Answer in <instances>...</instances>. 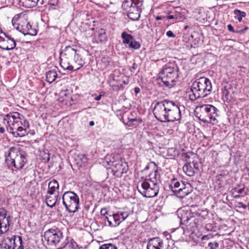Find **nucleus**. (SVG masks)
<instances>
[{
    "mask_svg": "<svg viewBox=\"0 0 249 249\" xmlns=\"http://www.w3.org/2000/svg\"><path fill=\"white\" fill-rule=\"evenodd\" d=\"M197 165V161H195L194 160H190L183 166V170L188 176L193 177L195 174L196 170L198 169Z\"/></svg>",
    "mask_w": 249,
    "mask_h": 249,
    "instance_id": "obj_19",
    "label": "nucleus"
},
{
    "mask_svg": "<svg viewBox=\"0 0 249 249\" xmlns=\"http://www.w3.org/2000/svg\"><path fill=\"white\" fill-rule=\"evenodd\" d=\"M106 219L107 220L109 223V225L111 227H116V225H113V223L115 222V217L114 214L112 215H109L108 216H106Z\"/></svg>",
    "mask_w": 249,
    "mask_h": 249,
    "instance_id": "obj_39",
    "label": "nucleus"
},
{
    "mask_svg": "<svg viewBox=\"0 0 249 249\" xmlns=\"http://www.w3.org/2000/svg\"><path fill=\"white\" fill-rule=\"evenodd\" d=\"M16 46L15 39L0 30V48L10 50L14 49Z\"/></svg>",
    "mask_w": 249,
    "mask_h": 249,
    "instance_id": "obj_14",
    "label": "nucleus"
},
{
    "mask_svg": "<svg viewBox=\"0 0 249 249\" xmlns=\"http://www.w3.org/2000/svg\"><path fill=\"white\" fill-rule=\"evenodd\" d=\"M218 110L213 106L206 104L198 106L196 107L195 113L196 116L204 123L215 124L218 122Z\"/></svg>",
    "mask_w": 249,
    "mask_h": 249,
    "instance_id": "obj_6",
    "label": "nucleus"
},
{
    "mask_svg": "<svg viewBox=\"0 0 249 249\" xmlns=\"http://www.w3.org/2000/svg\"><path fill=\"white\" fill-rule=\"evenodd\" d=\"M173 13H174V11H169L167 12V14H168V15H171L170 14H173Z\"/></svg>",
    "mask_w": 249,
    "mask_h": 249,
    "instance_id": "obj_54",
    "label": "nucleus"
},
{
    "mask_svg": "<svg viewBox=\"0 0 249 249\" xmlns=\"http://www.w3.org/2000/svg\"><path fill=\"white\" fill-rule=\"evenodd\" d=\"M178 77V69L166 65L160 73V78L167 87L172 88Z\"/></svg>",
    "mask_w": 249,
    "mask_h": 249,
    "instance_id": "obj_9",
    "label": "nucleus"
},
{
    "mask_svg": "<svg viewBox=\"0 0 249 249\" xmlns=\"http://www.w3.org/2000/svg\"><path fill=\"white\" fill-rule=\"evenodd\" d=\"M166 35L169 37H175L176 35L171 31H168L166 32Z\"/></svg>",
    "mask_w": 249,
    "mask_h": 249,
    "instance_id": "obj_43",
    "label": "nucleus"
},
{
    "mask_svg": "<svg viewBox=\"0 0 249 249\" xmlns=\"http://www.w3.org/2000/svg\"><path fill=\"white\" fill-rule=\"evenodd\" d=\"M15 236L4 238L0 244V249H15Z\"/></svg>",
    "mask_w": 249,
    "mask_h": 249,
    "instance_id": "obj_23",
    "label": "nucleus"
},
{
    "mask_svg": "<svg viewBox=\"0 0 249 249\" xmlns=\"http://www.w3.org/2000/svg\"><path fill=\"white\" fill-rule=\"evenodd\" d=\"M6 160H10L11 161V164L18 169H21L26 162L25 156L14 150H10L6 157Z\"/></svg>",
    "mask_w": 249,
    "mask_h": 249,
    "instance_id": "obj_13",
    "label": "nucleus"
},
{
    "mask_svg": "<svg viewBox=\"0 0 249 249\" xmlns=\"http://www.w3.org/2000/svg\"><path fill=\"white\" fill-rule=\"evenodd\" d=\"M178 190V196L180 198H183L191 192V184L187 182L185 183L184 182L181 181L179 183V188Z\"/></svg>",
    "mask_w": 249,
    "mask_h": 249,
    "instance_id": "obj_21",
    "label": "nucleus"
},
{
    "mask_svg": "<svg viewBox=\"0 0 249 249\" xmlns=\"http://www.w3.org/2000/svg\"><path fill=\"white\" fill-rule=\"evenodd\" d=\"M63 204L69 213H74L79 208V198L73 192L67 191L62 196Z\"/></svg>",
    "mask_w": 249,
    "mask_h": 249,
    "instance_id": "obj_10",
    "label": "nucleus"
},
{
    "mask_svg": "<svg viewBox=\"0 0 249 249\" xmlns=\"http://www.w3.org/2000/svg\"><path fill=\"white\" fill-rule=\"evenodd\" d=\"M5 132V129L3 127H0V132L1 133H3Z\"/></svg>",
    "mask_w": 249,
    "mask_h": 249,
    "instance_id": "obj_52",
    "label": "nucleus"
},
{
    "mask_svg": "<svg viewBox=\"0 0 249 249\" xmlns=\"http://www.w3.org/2000/svg\"><path fill=\"white\" fill-rule=\"evenodd\" d=\"M138 192L146 197H153L157 196L159 191L158 183H154L148 180L139 181L137 185Z\"/></svg>",
    "mask_w": 249,
    "mask_h": 249,
    "instance_id": "obj_8",
    "label": "nucleus"
},
{
    "mask_svg": "<svg viewBox=\"0 0 249 249\" xmlns=\"http://www.w3.org/2000/svg\"><path fill=\"white\" fill-rule=\"evenodd\" d=\"M128 121L125 125L129 127H136L139 124L142 123V120L140 118H131L128 117Z\"/></svg>",
    "mask_w": 249,
    "mask_h": 249,
    "instance_id": "obj_29",
    "label": "nucleus"
},
{
    "mask_svg": "<svg viewBox=\"0 0 249 249\" xmlns=\"http://www.w3.org/2000/svg\"><path fill=\"white\" fill-rule=\"evenodd\" d=\"M177 16V19H178V18L180 17V12L177 10H175L174 11L173 14Z\"/></svg>",
    "mask_w": 249,
    "mask_h": 249,
    "instance_id": "obj_47",
    "label": "nucleus"
},
{
    "mask_svg": "<svg viewBox=\"0 0 249 249\" xmlns=\"http://www.w3.org/2000/svg\"><path fill=\"white\" fill-rule=\"evenodd\" d=\"M15 249L17 247V249H24V246L22 238L19 236L15 235Z\"/></svg>",
    "mask_w": 249,
    "mask_h": 249,
    "instance_id": "obj_34",
    "label": "nucleus"
},
{
    "mask_svg": "<svg viewBox=\"0 0 249 249\" xmlns=\"http://www.w3.org/2000/svg\"><path fill=\"white\" fill-rule=\"evenodd\" d=\"M10 218V216L7 214V211L3 208L0 209V235L9 230Z\"/></svg>",
    "mask_w": 249,
    "mask_h": 249,
    "instance_id": "obj_16",
    "label": "nucleus"
},
{
    "mask_svg": "<svg viewBox=\"0 0 249 249\" xmlns=\"http://www.w3.org/2000/svg\"><path fill=\"white\" fill-rule=\"evenodd\" d=\"M59 100L60 102H64L65 101H68L69 99V96L67 94V91H61L59 93Z\"/></svg>",
    "mask_w": 249,
    "mask_h": 249,
    "instance_id": "obj_36",
    "label": "nucleus"
},
{
    "mask_svg": "<svg viewBox=\"0 0 249 249\" xmlns=\"http://www.w3.org/2000/svg\"><path fill=\"white\" fill-rule=\"evenodd\" d=\"M101 95L100 94L99 95H98L97 96H96L94 99L96 100V101H99L100 100L101 98Z\"/></svg>",
    "mask_w": 249,
    "mask_h": 249,
    "instance_id": "obj_50",
    "label": "nucleus"
},
{
    "mask_svg": "<svg viewBox=\"0 0 249 249\" xmlns=\"http://www.w3.org/2000/svg\"><path fill=\"white\" fill-rule=\"evenodd\" d=\"M244 191L243 189H236L235 191L238 192V193H242V192Z\"/></svg>",
    "mask_w": 249,
    "mask_h": 249,
    "instance_id": "obj_51",
    "label": "nucleus"
},
{
    "mask_svg": "<svg viewBox=\"0 0 249 249\" xmlns=\"http://www.w3.org/2000/svg\"><path fill=\"white\" fill-rule=\"evenodd\" d=\"M57 73L54 70H50L46 72V80L48 83H52L57 77Z\"/></svg>",
    "mask_w": 249,
    "mask_h": 249,
    "instance_id": "obj_31",
    "label": "nucleus"
},
{
    "mask_svg": "<svg viewBox=\"0 0 249 249\" xmlns=\"http://www.w3.org/2000/svg\"><path fill=\"white\" fill-rule=\"evenodd\" d=\"M198 206H191L189 212L183 210L178 211V217L180 219V223L183 224H187L189 220L196 217L193 220L196 224L201 222L208 215V211Z\"/></svg>",
    "mask_w": 249,
    "mask_h": 249,
    "instance_id": "obj_5",
    "label": "nucleus"
},
{
    "mask_svg": "<svg viewBox=\"0 0 249 249\" xmlns=\"http://www.w3.org/2000/svg\"><path fill=\"white\" fill-rule=\"evenodd\" d=\"M20 5L26 8L36 7L38 4L41 5L43 4V0H19Z\"/></svg>",
    "mask_w": 249,
    "mask_h": 249,
    "instance_id": "obj_25",
    "label": "nucleus"
},
{
    "mask_svg": "<svg viewBox=\"0 0 249 249\" xmlns=\"http://www.w3.org/2000/svg\"><path fill=\"white\" fill-rule=\"evenodd\" d=\"M44 238L49 245L56 246L63 239V232L57 228H51L44 232Z\"/></svg>",
    "mask_w": 249,
    "mask_h": 249,
    "instance_id": "obj_12",
    "label": "nucleus"
},
{
    "mask_svg": "<svg viewBox=\"0 0 249 249\" xmlns=\"http://www.w3.org/2000/svg\"><path fill=\"white\" fill-rule=\"evenodd\" d=\"M163 248V242L159 237L149 239L147 244V249H161Z\"/></svg>",
    "mask_w": 249,
    "mask_h": 249,
    "instance_id": "obj_22",
    "label": "nucleus"
},
{
    "mask_svg": "<svg viewBox=\"0 0 249 249\" xmlns=\"http://www.w3.org/2000/svg\"><path fill=\"white\" fill-rule=\"evenodd\" d=\"M208 247L209 249H218L219 243L216 241L209 242L208 243Z\"/></svg>",
    "mask_w": 249,
    "mask_h": 249,
    "instance_id": "obj_40",
    "label": "nucleus"
},
{
    "mask_svg": "<svg viewBox=\"0 0 249 249\" xmlns=\"http://www.w3.org/2000/svg\"><path fill=\"white\" fill-rule=\"evenodd\" d=\"M150 167H153V171L150 172L148 177L144 180H148V181L154 183H158V180L160 178L158 167L154 162H152L144 168V171L148 169Z\"/></svg>",
    "mask_w": 249,
    "mask_h": 249,
    "instance_id": "obj_18",
    "label": "nucleus"
},
{
    "mask_svg": "<svg viewBox=\"0 0 249 249\" xmlns=\"http://www.w3.org/2000/svg\"><path fill=\"white\" fill-rule=\"evenodd\" d=\"M99 249H117V248L114 244L108 243L103 244Z\"/></svg>",
    "mask_w": 249,
    "mask_h": 249,
    "instance_id": "obj_38",
    "label": "nucleus"
},
{
    "mask_svg": "<svg viewBox=\"0 0 249 249\" xmlns=\"http://www.w3.org/2000/svg\"><path fill=\"white\" fill-rule=\"evenodd\" d=\"M165 18L167 19H173L174 22H175L177 20V16L172 14L171 15H168L167 17H165Z\"/></svg>",
    "mask_w": 249,
    "mask_h": 249,
    "instance_id": "obj_41",
    "label": "nucleus"
},
{
    "mask_svg": "<svg viewBox=\"0 0 249 249\" xmlns=\"http://www.w3.org/2000/svg\"><path fill=\"white\" fill-rule=\"evenodd\" d=\"M76 247L77 244L73 239H66L58 249H75Z\"/></svg>",
    "mask_w": 249,
    "mask_h": 249,
    "instance_id": "obj_28",
    "label": "nucleus"
},
{
    "mask_svg": "<svg viewBox=\"0 0 249 249\" xmlns=\"http://www.w3.org/2000/svg\"><path fill=\"white\" fill-rule=\"evenodd\" d=\"M179 183L180 182L178 181L177 179L174 178L171 180L169 185V188L170 189H171L173 192L176 194L177 196L178 194V189L179 188Z\"/></svg>",
    "mask_w": 249,
    "mask_h": 249,
    "instance_id": "obj_30",
    "label": "nucleus"
},
{
    "mask_svg": "<svg viewBox=\"0 0 249 249\" xmlns=\"http://www.w3.org/2000/svg\"><path fill=\"white\" fill-rule=\"evenodd\" d=\"M239 197V196H238V195L235 196H234L235 198H237V197Z\"/></svg>",
    "mask_w": 249,
    "mask_h": 249,
    "instance_id": "obj_56",
    "label": "nucleus"
},
{
    "mask_svg": "<svg viewBox=\"0 0 249 249\" xmlns=\"http://www.w3.org/2000/svg\"><path fill=\"white\" fill-rule=\"evenodd\" d=\"M18 26L17 27V29L24 35H29L31 36H35L37 34L36 30L32 27V26L28 22L21 24V20H19Z\"/></svg>",
    "mask_w": 249,
    "mask_h": 249,
    "instance_id": "obj_17",
    "label": "nucleus"
},
{
    "mask_svg": "<svg viewBox=\"0 0 249 249\" xmlns=\"http://www.w3.org/2000/svg\"><path fill=\"white\" fill-rule=\"evenodd\" d=\"M163 18H165V17H162V16H157L156 17V19L157 20H161V19H162Z\"/></svg>",
    "mask_w": 249,
    "mask_h": 249,
    "instance_id": "obj_49",
    "label": "nucleus"
},
{
    "mask_svg": "<svg viewBox=\"0 0 249 249\" xmlns=\"http://www.w3.org/2000/svg\"><path fill=\"white\" fill-rule=\"evenodd\" d=\"M59 194L50 195L48 193L45 196V201L47 205L51 208L53 207L56 204Z\"/></svg>",
    "mask_w": 249,
    "mask_h": 249,
    "instance_id": "obj_27",
    "label": "nucleus"
},
{
    "mask_svg": "<svg viewBox=\"0 0 249 249\" xmlns=\"http://www.w3.org/2000/svg\"><path fill=\"white\" fill-rule=\"evenodd\" d=\"M122 42L126 47L133 50H138L140 48L141 45L139 41H137L135 38L130 34L126 32H123L121 35Z\"/></svg>",
    "mask_w": 249,
    "mask_h": 249,
    "instance_id": "obj_15",
    "label": "nucleus"
},
{
    "mask_svg": "<svg viewBox=\"0 0 249 249\" xmlns=\"http://www.w3.org/2000/svg\"><path fill=\"white\" fill-rule=\"evenodd\" d=\"M59 184L55 179L51 180L48 183L47 193L50 195H57L59 193Z\"/></svg>",
    "mask_w": 249,
    "mask_h": 249,
    "instance_id": "obj_26",
    "label": "nucleus"
},
{
    "mask_svg": "<svg viewBox=\"0 0 249 249\" xmlns=\"http://www.w3.org/2000/svg\"><path fill=\"white\" fill-rule=\"evenodd\" d=\"M100 213L102 215H106V214H107V212L106 208H102L101 210Z\"/></svg>",
    "mask_w": 249,
    "mask_h": 249,
    "instance_id": "obj_45",
    "label": "nucleus"
},
{
    "mask_svg": "<svg viewBox=\"0 0 249 249\" xmlns=\"http://www.w3.org/2000/svg\"><path fill=\"white\" fill-rule=\"evenodd\" d=\"M213 237V236L211 234H209L207 235H204L201 237V240L202 241L209 240L211 238H212Z\"/></svg>",
    "mask_w": 249,
    "mask_h": 249,
    "instance_id": "obj_42",
    "label": "nucleus"
},
{
    "mask_svg": "<svg viewBox=\"0 0 249 249\" xmlns=\"http://www.w3.org/2000/svg\"><path fill=\"white\" fill-rule=\"evenodd\" d=\"M237 94V90L235 87V84L233 83L225 87L223 91V95L227 100L231 101L235 98V95Z\"/></svg>",
    "mask_w": 249,
    "mask_h": 249,
    "instance_id": "obj_20",
    "label": "nucleus"
},
{
    "mask_svg": "<svg viewBox=\"0 0 249 249\" xmlns=\"http://www.w3.org/2000/svg\"><path fill=\"white\" fill-rule=\"evenodd\" d=\"M134 92L136 94L139 93L140 92V89L138 87L134 88Z\"/></svg>",
    "mask_w": 249,
    "mask_h": 249,
    "instance_id": "obj_48",
    "label": "nucleus"
},
{
    "mask_svg": "<svg viewBox=\"0 0 249 249\" xmlns=\"http://www.w3.org/2000/svg\"><path fill=\"white\" fill-rule=\"evenodd\" d=\"M94 124V123L93 121H90L89 123V125L90 126H93Z\"/></svg>",
    "mask_w": 249,
    "mask_h": 249,
    "instance_id": "obj_53",
    "label": "nucleus"
},
{
    "mask_svg": "<svg viewBox=\"0 0 249 249\" xmlns=\"http://www.w3.org/2000/svg\"><path fill=\"white\" fill-rule=\"evenodd\" d=\"M137 67V65L135 63H134L133 65L129 68V70L131 72H133L136 69Z\"/></svg>",
    "mask_w": 249,
    "mask_h": 249,
    "instance_id": "obj_44",
    "label": "nucleus"
},
{
    "mask_svg": "<svg viewBox=\"0 0 249 249\" xmlns=\"http://www.w3.org/2000/svg\"><path fill=\"white\" fill-rule=\"evenodd\" d=\"M3 123L7 131L15 137H23L28 134L29 123L24 116L17 112L6 114Z\"/></svg>",
    "mask_w": 249,
    "mask_h": 249,
    "instance_id": "obj_2",
    "label": "nucleus"
},
{
    "mask_svg": "<svg viewBox=\"0 0 249 249\" xmlns=\"http://www.w3.org/2000/svg\"><path fill=\"white\" fill-rule=\"evenodd\" d=\"M233 14L235 19H237L239 21H241L242 18L246 16V13L245 12L241 11L237 9L234 10Z\"/></svg>",
    "mask_w": 249,
    "mask_h": 249,
    "instance_id": "obj_33",
    "label": "nucleus"
},
{
    "mask_svg": "<svg viewBox=\"0 0 249 249\" xmlns=\"http://www.w3.org/2000/svg\"><path fill=\"white\" fill-rule=\"evenodd\" d=\"M227 28L228 30L230 32H232L233 33L243 34L245 32V31H246L248 29V27L247 26H246L243 29H240L237 31H235L234 30L233 26L231 24H229L227 26Z\"/></svg>",
    "mask_w": 249,
    "mask_h": 249,
    "instance_id": "obj_35",
    "label": "nucleus"
},
{
    "mask_svg": "<svg viewBox=\"0 0 249 249\" xmlns=\"http://www.w3.org/2000/svg\"><path fill=\"white\" fill-rule=\"evenodd\" d=\"M96 39L97 42H103L107 40V34L103 29H101L98 31Z\"/></svg>",
    "mask_w": 249,
    "mask_h": 249,
    "instance_id": "obj_32",
    "label": "nucleus"
},
{
    "mask_svg": "<svg viewBox=\"0 0 249 249\" xmlns=\"http://www.w3.org/2000/svg\"><path fill=\"white\" fill-rule=\"evenodd\" d=\"M40 156L45 162H47L50 160V154L48 152H46L45 151H43L40 152Z\"/></svg>",
    "mask_w": 249,
    "mask_h": 249,
    "instance_id": "obj_37",
    "label": "nucleus"
},
{
    "mask_svg": "<svg viewBox=\"0 0 249 249\" xmlns=\"http://www.w3.org/2000/svg\"><path fill=\"white\" fill-rule=\"evenodd\" d=\"M60 65L64 70L76 71L85 64L84 60L77 51L71 46H67L60 54Z\"/></svg>",
    "mask_w": 249,
    "mask_h": 249,
    "instance_id": "obj_4",
    "label": "nucleus"
},
{
    "mask_svg": "<svg viewBox=\"0 0 249 249\" xmlns=\"http://www.w3.org/2000/svg\"><path fill=\"white\" fill-rule=\"evenodd\" d=\"M114 215L115 222L113 223V225L117 226L128 217L129 213L128 212L119 211L117 213H114Z\"/></svg>",
    "mask_w": 249,
    "mask_h": 249,
    "instance_id": "obj_24",
    "label": "nucleus"
},
{
    "mask_svg": "<svg viewBox=\"0 0 249 249\" xmlns=\"http://www.w3.org/2000/svg\"><path fill=\"white\" fill-rule=\"evenodd\" d=\"M210 80L206 77H200L195 81L185 92V98L191 102L206 97L212 91Z\"/></svg>",
    "mask_w": 249,
    "mask_h": 249,
    "instance_id": "obj_3",
    "label": "nucleus"
},
{
    "mask_svg": "<svg viewBox=\"0 0 249 249\" xmlns=\"http://www.w3.org/2000/svg\"><path fill=\"white\" fill-rule=\"evenodd\" d=\"M111 162V171L114 176L121 177L128 170V165L125 159L120 156H117Z\"/></svg>",
    "mask_w": 249,
    "mask_h": 249,
    "instance_id": "obj_11",
    "label": "nucleus"
},
{
    "mask_svg": "<svg viewBox=\"0 0 249 249\" xmlns=\"http://www.w3.org/2000/svg\"><path fill=\"white\" fill-rule=\"evenodd\" d=\"M142 4L143 0H124L122 7L127 12V16L130 19L137 20L141 16Z\"/></svg>",
    "mask_w": 249,
    "mask_h": 249,
    "instance_id": "obj_7",
    "label": "nucleus"
},
{
    "mask_svg": "<svg viewBox=\"0 0 249 249\" xmlns=\"http://www.w3.org/2000/svg\"><path fill=\"white\" fill-rule=\"evenodd\" d=\"M188 26L187 25L185 26L184 27V29H185V30H186V29L188 28Z\"/></svg>",
    "mask_w": 249,
    "mask_h": 249,
    "instance_id": "obj_55",
    "label": "nucleus"
},
{
    "mask_svg": "<svg viewBox=\"0 0 249 249\" xmlns=\"http://www.w3.org/2000/svg\"><path fill=\"white\" fill-rule=\"evenodd\" d=\"M153 112L155 117L161 122H173L181 118L178 106L174 102L167 99L156 103Z\"/></svg>",
    "mask_w": 249,
    "mask_h": 249,
    "instance_id": "obj_1",
    "label": "nucleus"
},
{
    "mask_svg": "<svg viewBox=\"0 0 249 249\" xmlns=\"http://www.w3.org/2000/svg\"><path fill=\"white\" fill-rule=\"evenodd\" d=\"M239 205H240L239 207L242 208L243 209H246L248 207V205L247 206L246 205L243 204L242 202L239 203Z\"/></svg>",
    "mask_w": 249,
    "mask_h": 249,
    "instance_id": "obj_46",
    "label": "nucleus"
}]
</instances>
